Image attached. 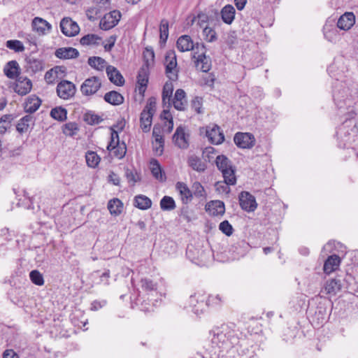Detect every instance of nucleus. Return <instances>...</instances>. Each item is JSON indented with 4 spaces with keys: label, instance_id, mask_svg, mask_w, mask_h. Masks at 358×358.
Here are the masks:
<instances>
[{
    "label": "nucleus",
    "instance_id": "obj_1",
    "mask_svg": "<svg viewBox=\"0 0 358 358\" xmlns=\"http://www.w3.org/2000/svg\"><path fill=\"white\" fill-rule=\"evenodd\" d=\"M242 333L235 324H222L213 330V337L210 345L206 349V354L210 358H220L224 356V352L231 355L244 342Z\"/></svg>",
    "mask_w": 358,
    "mask_h": 358
},
{
    "label": "nucleus",
    "instance_id": "obj_2",
    "mask_svg": "<svg viewBox=\"0 0 358 358\" xmlns=\"http://www.w3.org/2000/svg\"><path fill=\"white\" fill-rule=\"evenodd\" d=\"M217 169L222 172L227 185H234L236 182L235 170L232 168L231 161L223 155H217L215 159Z\"/></svg>",
    "mask_w": 358,
    "mask_h": 358
},
{
    "label": "nucleus",
    "instance_id": "obj_3",
    "mask_svg": "<svg viewBox=\"0 0 358 358\" xmlns=\"http://www.w3.org/2000/svg\"><path fill=\"white\" fill-rule=\"evenodd\" d=\"M186 255L192 262L202 266L209 259L210 252L203 249L200 246L189 245L187 248Z\"/></svg>",
    "mask_w": 358,
    "mask_h": 358
},
{
    "label": "nucleus",
    "instance_id": "obj_4",
    "mask_svg": "<svg viewBox=\"0 0 358 358\" xmlns=\"http://www.w3.org/2000/svg\"><path fill=\"white\" fill-rule=\"evenodd\" d=\"M165 73L171 81L178 79V69L176 52L174 50H169L165 55Z\"/></svg>",
    "mask_w": 358,
    "mask_h": 358
},
{
    "label": "nucleus",
    "instance_id": "obj_5",
    "mask_svg": "<svg viewBox=\"0 0 358 358\" xmlns=\"http://www.w3.org/2000/svg\"><path fill=\"white\" fill-rule=\"evenodd\" d=\"M160 122L154 125L152 134H164L170 133L173 128V121L171 113L168 110H164L161 113Z\"/></svg>",
    "mask_w": 358,
    "mask_h": 358
},
{
    "label": "nucleus",
    "instance_id": "obj_6",
    "mask_svg": "<svg viewBox=\"0 0 358 358\" xmlns=\"http://www.w3.org/2000/svg\"><path fill=\"white\" fill-rule=\"evenodd\" d=\"M206 296L204 293L196 292L189 296L187 302L188 304L185 308H189L194 314L199 315L206 310Z\"/></svg>",
    "mask_w": 358,
    "mask_h": 358
},
{
    "label": "nucleus",
    "instance_id": "obj_7",
    "mask_svg": "<svg viewBox=\"0 0 358 358\" xmlns=\"http://www.w3.org/2000/svg\"><path fill=\"white\" fill-rule=\"evenodd\" d=\"M121 16V13L118 10H113L106 13L100 20V29L104 31L113 29L118 24Z\"/></svg>",
    "mask_w": 358,
    "mask_h": 358
},
{
    "label": "nucleus",
    "instance_id": "obj_8",
    "mask_svg": "<svg viewBox=\"0 0 358 358\" xmlns=\"http://www.w3.org/2000/svg\"><path fill=\"white\" fill-rule=\"evenodd\" d=\"M120 136H110V141L107 146V149L114 157L122 159L127 152V146L124 141L120 142Z\"/></svg>",
    "mask_w": 358,
    "mask_h": 358
},
{
    "label": "nucleus",
    "instance_id": "obj_9",
    "mask_svg": "<svg viewBox=\"0 0 358 358\" xmlns=\"http://www.w3.org/2000/svg\"><path fill=\"white\" fill-rule=\"evenodd\" d=\"M56 92L59 98L69 99L75 95L76 87L72 82L63 80L57 84Z\"/></svg>",
    "mask_w": 358,
    "mask_h": 358
},
{
    "label": "nucleus",
    "instance_id": "obj_10",
    "mask_svg": "<svg viewBox=\"0 0 358 358\" xmlns=\"http://www.w3.org/2000/svg\"><path fill=\"white\" fill-rule=\"evenodd\" d=\"M101 82L99 77L92 76L87 78L80 86V91L84 96H91L101 88Z\"/></svg>",
    "mask_w": 358,
    "mask_h": 358
},
{
    "label": "nucleus",
    "instance_id": "obj_11",
    "mask_svg": "<svg viewBox=\"0 0 358 358\" xmlns=\"http://www.w3.org/2000/svg\"><path fill=\"white\" fill-rule=\"evenodd\" d=\"M60 29L62 34L68 37L75 36L80 31V27L77 22L68 17L62 18L60 21Z\"/></svg>",
    "mask_w": 358,
    "mask_h": 358
},
{
    "label": "nucleus",
    "instance_id": "obj_12",
    "mask_svg": "<svg viewBox=\"0 0 358 358\" xmlns=\"http://www.w3.org/2000/svg\"><path fill=\"white\" fill-rule=\"evenodd\" d=\"M240 206L247 212H253L257 207L256 199L248 192H241L238 196Z\"/></svg>",
    "mask_w": 358,
    "mask_h": 358
},
{
    "label": "nucleus",
    "instance_id": "obj_13",
    "mask_svg": "<svg viewBox=\"0 0 358 358\" xmlns=\"http://www.w3.org/2000/svg\"><path fill=\"white\" fill-rule=\"evenodd\" d=\"M327 319V308L320 303L315 308V312L311 315L310 320L313 326L319 328L323 325Z\"/></svg>",
    "mask_w": 358,
    "mask_h": 358
},
{
    "label": "nucleus",
    "instance_id": "obj_14",
    "mask_svg": "<svg viewBox=\"0 0 358 358\" xmlns=\"http://www.w3.org/2000/svg\"><path fill=\"white\" fill-rule=\"evenodd\" d=\"M32 83L30 79L24 76L16 78V83L13 87L14 91L21 96L27 94L31 90Z\"/></svg>",
    "mask_w": 358,
    "mask_h": 358
},
{
    "label": "nucleus",
    "instance_id": "obj_15",
    "mask_svg": "<svg viewBox=\"0 0 358 358\" xmlns=\"http://www.w3.org/2000/svg\"><path fill=\"white\" fill-rule=\"evenodd\" d=\"M199 43H194L192 38L189 35H182L180 36L176 42V46L179 51L187 52L194 48L199 49Z\"/></svg>",
    "mask_w": 358,
    "mask_h": 358
},
{
    "label": "nucleus",
    "instance_id": "obj_16",
    "mask_svg": "<svg viewBox=\"0 0 358 358\" xmlns=\"http://www.w3.org/2000/svg\"><path fill=\"white\" fill-rule=\"evenodd\" d=\"M341 281L338 278H332L326 281L320 294L324 293L330 296L336 295L341 289Z\"/></svg>",
    "mask_w": 358,
    "mask_h": 358
},
{
    "label": "nucleus",
    "instance_id": "obj_17",
    "mask_svg": "<svg viewBox=\"0 0 358 358\" xmlns=\"http://www.w3.org/2000/svg\"><path fill=\"white\" fill-rule=\"evenodd\" d=\"M187 165L194 171L198 173H203L207 169V164L203 161L202 159L192 154L187 157Z\"/></svg>",
    "mask_w": 358,
    "mask_h": 358
},
{
    "label": "nucleus",
    "instance_id": "obj_18",
    "mask_svg": "<svg viewBox=\"0 0 358 358\" xmlns=\"http://www.w3.org/2000/svg\"><path fill=\"white\" fill-rule=\"evenodd\" d=\"M109 80L117 86H123L125 80L120 71L115 66L108 65L106 69Z\"/></svg>",
    "mask_w": 358,
    "mask_h": 358
},
{
    "label": "nucleus",
    "instance_id": "obj_19",
    "mask_svg": "<svg viewBox=\"0 0 358 358\" xmlns=\"http://www.w3.org/2000/svg\"><path fill=\"white\" fill-rule=\"evenodd\" d=\"M141 287L148 295L162 296V292L158 289L157 283L149 278H143L141 280Z\"/></svg>",
    "mask_w": 358,
    "mask_h": 358
},
{
    "label": "nucleus",
    "instance_id": "obj_20",
    "mask_svg": "<svg viewBox=\"0 0 358 358\" xmlns=\"http://www.w3.org/2000/svg\"><path fill=\"white\" fill-rule=\"evenodd\" d=\"M355 23V16L352 12H346L342 15L337 22V27L341 30L350 29Z\"/></svg>",
    "mask_w": 358,
    "mask_h": 358
},
{
    "label": "nucleus",
    "instance_id": "obj_21",
    "mask_svg": "<svg viewBox=\"0 0 358 358\" xmlns=\"http://www.w3.org/2000/svg\"><path fill=\"white\" fill-rule=\"evenodd\" d=\"M55 55L61 59H69L78 57L80 53L74 48H59L55 50Z\"/></svg>",
    "mask_w": 358,
    "mask_h": 358
},
{
    "label": "nucleus",
    "instance_id": "obj_22",
    "mask_svg": "<svg viewBox=\"0 0 358 358\" xmlns=\"http://www.w3.org/2000/svg\"><path fill=\"white\" fill-rule=\"evenodd\" d=\"M173 105L178 110H185L187 106L186 93L182 89H178L173 99Z\"/></svg>",
    "mask_w": 358,
    "mask_h": 358
},
{
    "label": "nucleus",
    "instance_id": "obj_23",
    "mask_svg": "<svg viewBox=\"0 0 358 358\" xmlns=\"http://www.w3.org/2000/svg\"><path fill=\"white\" fill-rule=\"evenodd\" d=\"M4 74L10 79L17 78L20 74V68L15 60L9 61L3 68Z\"/></svg>",
    "mask_w": 358,
    "mask_h": 358
},
{
    "label": "nucleus",
    "instance_id": "obj_24",
    "mask_svg": "<svg viewBox=\"0 0 358 358\" xmlns=\"http://www.w3.org/2000/svg\"><path fill=\"white\" fill-rule=\"evenodd\" d=\"M36 50H33L30 55L25 57V62L27 64L28 69L31 70L32 73H36L38 71H43L44 69V61L42 59H35L31 57V54Z\"/></svg>",
    "mask_w": 358,
    "mask_h": 358
},
{
    "label": "nucleus",
    "instance_id": "obj_25",
    "mask_svg": "<svg viewBox=\"0 0 358 358\" xmlns=\"http://www.w3.org/2000/svg\"><path fill=\"white\" fill-rule=\"evenodd\" d=\"M341 263L340 257L336 255L329 256L324 262L323 270L327 274H330L333 271H336Z\"/></svg>",
    "mask_w": 358,
    "mask_h": 358
},
{
    "label": "nucleus",
    "instance_id": "obj_26",
    "mask_svg": "<svg viewBox=\"0 0 358 358\" xmlns=\"http://www.w3.org/2000/svg\"><path fill=\"white\" fill-rule=\"evenodd\" d=\"M234 143L241 148H250L255 143V136H234Z\"/></svg>",
    "mask_w": 358,
    "mask_h": 358
},
{
    "label": "nucleus",
    "instance_id": "obj_27",
    "mask_svg": "<svg viewBox=\"0 0 358 358\" xmlns=\"http://www.w3.org/2000/svg\"><path fill=\"white\" fill-rule=\"evenodd\" d=\"M235 14L236 10L231 4L224 6L220 11L222 20L227 24H231L234 22Z\"/></svg>",
    "mask_w": 358,
    "mask_h": 358
},
{
    "label": "nucleus",
    "instance_id": "obj_28",
    "mask_svg": "<svg viewBox=\"0 0 358 358\" xmlns=\"http://www.w3.org/2000/svg\"><path fill=\"white\" fill-rule=\"evenodd\" d=\"M93 3L95 4V6L89 8L87 10V15H89V13L98 15L102 10H106L110 6V0H93ZM88 18L92 20L91 16H88Z\"/></svg>",
    "mask_w": 358,
    "mask_h": 358
},
{
    "label": "nucleus",
    "instance_id": "obj_29",
    "mask_svg": "<svg viewBox=\"0 0 358 358\" xmlns=\"http://www.w3.org/2000/svg\"><path fill=\"white\" fill-rule=\"evenodd\" d=\"M41 104V100L36 95L29 96L25 102L24 111L31 115L36 112Z\"/></svg>",
    "mask_w": 358,
    "mask_h": 358
},
{
    "label": "nucleus",
    "instance_id": "obj_30",
    "mask_svg": "<svg viewBox=\"0 0 358 358\" xmlns=\"http://www.w3.org/2000/svg\"><path fill=\"white\" fill-rule=\"evenodd\" d=\"M134 206L140 210H148L152 206L151 199L145 195L138 194L134 198Z\"/></svg>",
    "mask_w": 358,
    "mask_h": 358
},
{
    "label": "nucleus",
    "instance_id": "obj_31",
    "mask_svg": "<svg viewBox=\"0 0 358 358\" xmlns=\"http://www.w3.org/2000/svg\"><path fill=\"white\" fill-rule=\"evenodd\" d=\"M176 187L180 192L183 203H187L192 199L193 194L185 183L178 182L176 185Z\"/></svg>",
    "mask_w": 358,
    "mask_h": 358
},
{
    "label": "nucleus",
    "instance_id": "obj_32",
    "mask_svg": "<svg viewBox=\"0 0 358 358\" xmlns=\"http://www.w3.org/2000/svg\"><path fill=\"white\" fill-rule=\"evenodd\" d=\"M34 119L31 115H27L22 117L16 124V130L20 133L27 132L29 127L34 125Z\"/></svg>",
    "mask_w": 358,
    "mask_h": 358
},
{
    "label": "nucleus",
    "instance_id": "obj_33",
    "mask_svg": "<svg viewBox=\"0 0 358 358\" xmlns=\"http://www.w3.org/2000/svg\"><path fill=\"white\" fill-rule=\"evenodd\" d=\"M103 99L106 102L113 106H118L124 102L123 96L117 91L113 90L105 94Z\"/></svg>",
    "mask_w": 358,
    "mask_h": 358
},
{
    "label": "nucleus",
    "instance_id": "obj_34",
    "mask_svg": "<svg viewBox=\"0 0 358 358\" xmlns=\"http://www.w3.org/2000/svg\"><path fill=\"white\" fill-rule=\"evenodd\" d=\"M33 29L37 32L44 34L45 31H50L52 29L51 24L43 18L36 17L32 21Z\"/></svg>",
    "mask_w": 358,
    "mask_h": 358
},
{
    "label": "nucleus",
    "instance_id": "obj_35",
    "mask_svg": "<svg viewBox=\"0 0 358 358\" xmlns=\"http://www.w3.org/2000/svg\"><path fill=\"white\" fill-rule=\"evenodd\" d=\"M153 115L150 112L142 111L141 113L140 123L141 128L144 133L150 131L152 125Z\"/></svg>",
    "mask_w": 358,
    "mask_h": 358
},
{
    "label": "nucleus",
    "instance_id": "obj_36",
    "mask_svg": "<svg viewBox=\"0 0 358 358\" xmlns=\"http://www.w3.org/2000/svg\"><path fill=\"white\" fill-rule=\"evenodd\" d=\"M208 210L214 216L222 215L225 212L224 203L219 200L213 201L208 204Z\"/></svg>",
    "mask_w": 358,
    "mask_h": 358
},
{
    "label": "nucleus",
    "instance_id": "obj_37",
    "mask_svg": "<svg viewBox=\"0 0 358 358\" xmlns=\"http://www.w3.org/2000/svg\"><path fill=\"white\" fill-rule=\"evenodd\" d=\"M108 209L111 215L117 216L122 212L123 203L119 199H113L108 203Z\"/></svg>",
    "mask_w": 358,
    "mask_h": 358
},
{
    "label": "nucleus",
    "instance_id": "obj_38",
    "mask_svg": "<svg viewBox=\"0 0 358 358\" xmlns=\"http://www.w3.org/2000/svg\"><path fill=\"white\" fill-rule=\"evenodd\" d=\"M15 117L12 114L3 115L0 118V134H3L6 132H10L12 127V121Z\"/></svg>",
    "mask_w": 358,
    "mask_h": 358
},
{
    "label": "nucleus",
    "instance_id": "obj_39",
    "mask_svg": "<svg viewBox=\"0 0 358 358\" xmlns=\"http://www.w3.org/2000/svg\"><path fill=\"white\" fill-rule=\"evenodd\" d=\"M173 92V85L171 80L166 82L163 87L162 94V102H163L164 105L168 103L169 106H170Z\"/></svg>",
    "mask_w": 358,
    "mask_h": 358
},
{
    "label": "nucleus",
    "instance_id": "obj_40",
    "mask_svg": "<svg viewBox=\"0 0 358 358\" xmlns=\"http://www.w3.org/2000/svg\"><path fill=\"white\" fill-rule=\"evenodd\" d=\"M124 176L126 177L129 185L134 187L136 182L141 181V176L134 169L126 168L124 171Z\"/></svg>",
    "mask_w": 358,
    "mask_h": 358
},
{
    "label": "nucleus",
    "instance_id": "obj_41",
    "mask_svg": "<svg viewBox=\"0 0 358 358\" xmlns=\"http://www.w3.org/2000/svg\"><path fill=\"white\" fill-rule=\"evenodd\" d=\"M125 120L124 118H121L117 120L116 124H114L112 126L106 127H98L95 130L97 131L100 129H106V132L109 133L110 134H118L119 133L122 132L123 129L125 127Z\"/></svg>",
    "mask_w": 358,
    "mask_h": 358
},
{
    "label": "nucleus",
    "instance_id": "obj_42",
    "mask_svg": "<svg viewBox=\"0 0 358 358\" xmlns=\"http://www.w3.org/2000/svg\"><path fill=\"white\" fill-rule=\"evenodd\" d=\"M235 352L238 353V357L239 358H256L257 356L253 347H251L250 348H243V344H241L240 346L236 349ZM231 356H233L234 358H236L234 354L231 355Z\"/></svg>",
    "mask_w": 358,
    "mask_h": 358
},
{
    "label": "nucleus",
    "instance_id": "obj_43",
    "mask_svg": "<svg viewBox=\"0 0 358 358\" xmlns=\"http://www.w3.org/2000/svg\"><path fill=\"white\" fill-rule=\"evenodd\" d=\"M196 66H198L199 64H201L200 70L203 72H208L211 68V60L206 55V51H203L199 55L195 62Z\"/></svg>",
    "mask_w": 358,
    "mask_h": 358
},
{
    "label": "nucleus",
    "instance_id": "obj_44",
    "mask_svg": "<svg viewBox=\"0 0 358 358\" xmlns=\"http://www.w3.org/2000/svg\"><path fill=\"white\" fill-rule=\"evenodd\" d=\"M150 169L152 176L157 180H163L164 173L162 170L161 166L159 162L155 159H151L150 162Z\"/></svg>",
    "mask_w": 358,
    "mask_h": 358
},
{
    "label": "nucleus",
    "instance_id": "obj_45",
    "mask_svg": "<svg viewBox=\"0 0 358 358\" xmlns=\"http://www.w3.org/2000/svg\"><path fill=\"white\" fill-rule=\"evenodd\" d=\"M164 136H155V138L152 141V150L155 155L161 156L164 152Z\"/></svg>",
    "mask_w": 358,
    "mask_h": 358
},
{
    "label": "nucleus",
    "instance_id": "obj_46",
    "mask_svg": "<svg viewBox=\"0 0 358 358\" xmlns=\"http://www.w3.org/2000/svg\"><path fill=\"white\" fill-rule=\"evenodd\" d=\"M87 63L92 68L98 71H103L106 62L104 59L100 57L94 56L88 58Z\"/></svg>",
    "mask_w": 358,
    "mask_h": 358
},
{
    "label": "nucleus",
    "instance_id": "obj_47",
    "mask_svg": "<svg viewBox=\"0 0 358 358\" xmlns=\"http://www.w3.org/2000/svg\"><path fill=\"white\" fill-rule=\"evenodd\" d=\"M50 116L58 121L63 122L67 117V110L62 107H55L50 111Z\"/></svg>",
    "mask_w": 358,
    "mask_h": 358
},
{
    "label": "nucleus",
    "instance_id": "obj_48",
    "mask_svg": "<svg viewBox=\"0 0 358 358\" xmlns=\"http://www.w3.org/2000/svg\"><path fill=\"white\" fill-rule=\"evenodd\" d=\"M85 159L89 167L96 168L99 165L101 158L95 152L88 151L85 154Z\"/></svg>",
    "mask_w": 358,
    "mask_h": 358
},
{
    "label": "nucleus",
    "instance_id": "obj_49",
    "mask_svg": "<svg viewBox=\"0 0 358 358\" xmlns=\"http://www.w3.org/2000/svg\"><path fill=\"white\" fill-rule=\"evenodd\" d=\"M100 40H101V38L98 35L94 34H88L80 38V43L82 45H98L99 42L97 41Z\"/></svg>",
    "mask_w": 358,
    "mask_h": 358
},
{
    "label": "nucleus",
    "instance_id": "obj_50",
    "mask_svg": "<svg viewBox=\"0 0 358 358\" xmlns=\"http://www.w3.org/2000/svg\"><path fill=\"white\" fill-rule=\"evenodd\" d=\"M159 31H160V40L159 43L162 45V44H165L168 37H169V22L163 19L160 22L159 26Z\"/></svg>",
    "mask_w": 358,
    "mask_h": 358
},
{
    "label": "nucleus",
    "instance_id": "obj_51",
    "mask_svg": "<svg viewBox=\"0 0 358 358\" xmlns=\"http://www.w3.org/2000/svg\"><path fill=\"white\" fill-rule=\"evenodd\" d=\"M149 78L148 68L141 67L137 75L138 85H148Z\"/></svg>",
    "mask_w": 358,
    "mask_h": 358
},
{
    "label": "nucleus",
    "instance_id": "obj_52",
    "mask_svg": "<svg viewBox=\"0 0 358 358\" xmlns=\"http://www.w3.org/2000/svg\"><path fill=\"white\" fill-rule=\"evenodd\" d=\"M176 207L174 199L169 196H164L160 201V208L163 210H172Z\"/></svg>",
    "mask_w": 358,
    "mask_h": 358
},
{
    "label": "nucleus",
    "instance_id": "obj_53",
    "mask_svg": "<svg viewBox=\"0 0 358 358\" xmlns=\"http://www.w3.org/2000/svg\"><path fill=\"white\" fill-rule=\"evenodd\" d=\"M83 120L85 122H86L88 124H96L101 122L103 119L99 115L94 113L93 111H87L83 115Z\"/></svg>",
    "mask_w": 358,
    "mask_h": 358
},
{
    "label": "nucleus",
    "instance_id": "obj_54",
    "mask_svg": "<svg viewBox=\"0 0 358 358\" xmlns=\"http://www.w3.org/2000/svg\"><path fill=\"white\" fill-rule=\"evenodd\" d=\"M199 130L200 134H213L217 132L218 134H223V131L221 130L220 127L215 123H210L206 127H201Z\"/></svg>",
    "mask_w": 358,
    "mask_h": 358
},
{
    "label": "nucleus",
    "instance_id": "obj_55",
    "mask_svg": "<svg viewBox=\"0 0 358 358\" xmlns=\"http://www.w3.org/2000/svg\"><path fill=\"white\" fill-rule=\"evenodd\" d=\"M203 98L201 96H194L190 102V108L197 114H202Z\"/></svg>",
    "mask_w": 358,
    "mask_h": 358
},
{
    "label": "nucleus",
    "instance_id": "obj_56",
    "mask_svg": "<svg viewBox=\"0 0 358 358\" xmlns=\"http://www.w3.org/2000/svg\"><path fill=\"white\" fill-rule=\"evenodd\" d=\"M6 46L16 52H22L24 50L22 42L19 40H8L6 43Z\"/></svg>",
    "mask_w": 358,
    "mask_h": 358
},
{
    "label": "nucleus",
    "instance_id": "obj_57",
    "mask_svg": "<svg viewBox=\"0 0 358 358\" xmlns=\"http://www.w3.org/2000/svg\"><path fill=\"white\" fill-rule=\"evenodd\" d=\"M189 136H173L174 143L181 149H186L189 146Z\"/></svg>",
    "mask_w": 358,
    "mask_h": 358
},
{
    "label": "nucleus",
    "instance_id": "obj_58",
    "mask_svg": "<svg viewBox=\"0 0 358 358\" xmlns=\"http://www.w3.org/2000/svg\"><path fill=\"white\" fill-rule=\"evenodd\" d=\"M31 281L36 285L41 286L44 284L43 275L37 270H33L29 273Z\"/></svg>",
    "mask_w": 358,
    "mask_h": 358
},
{
    "label": "nucleus",
    "instance_id": "obj_59",
    "mask_svg": "<svg viewBox=\"0 0 358 358\" xmlns=\"http://www.w3.org/2000/svg\"><path fill=\"white\" fill-rule=\"evenodd\" d=\"M203 34L206 40L209 43L214 42L217 39L216 31L211 27H206L203 30Z\"/></svg>",
    "mask_w": 358,
    "mask_h": 358
},
{
    "label": "nucleus",
    "instance_id": "obj_60",
    "mask_svg": "<svg viewBox=\"0 0 358 358\" xmlns=\"http://www.w3.org/2000/svg\"><path fill=\"white\" fill-rule=\"evenodd\" d=\"M143 58L145 59V64L146 65V67L148 68L149 66V61H151L152 62L155 60V52L152 47H146L145 48V50L143 53Z\"/></svg>",
    "mask_w": 358,
    "mask_h": 358
},
{
    "label": "nucleus",
    "instance_id": "obj_61",
    "mask_svg": "<svg viewBox=\"0 0 358 358\" xmlns=\"http://www.w3.org/2000/svg\"><path fill=\"white\" fill-rule=\"evenodd\" d=\"M222 297L219 295H210L208 298L206 297L205 303L206 307L208 306H217L222 303Z\"/></svg>",
    "mask_w": 358,
    "mask_h": 358
},
{
    "label": "nucleus",
    "instance_id": "obj_62",
    "mask_svg": "<svg viewBox=\"0 0 358 358\" xmlns=\"http://www.w3.org/2000/svg\"><path fill=\"white\" fill-rule=\"evenodd\" d=\"M219 229L227 236H230L233 233V227L227 220L222 222L219 225Z\"/></svg>",
    "mask_w": 358,
    "mask_h": 358
},
{
    "label": "nucleus",
    "instance_id": "obj_63",
    "mask_svg": "<svg viewBox=\"0 0 358 358\" xmlns=\"http://www.w3.org/2000/svg\"><path fill=\"white\" fill-rule=\"evenodd\" d=\"M194 195L196 197H202L205 195V189L199 182H195L192 185Z\"/></svg>",
    "mask_w": 358,
    "mask_h": 358
},
{
    "label": "nucleus",
    "instance_id": "obj_64",
    "mask_svg": "<svg viewBox=\"0 0 358 358\" xmlns=\"http://www.w3.org/2000/svg\"><path fill=\"white\" fill-rule=\"evenodd\" d=\"M156 110V99L151 96L148 99V102L142 111L150 112L154 115Z\"/></svg>",
    "mask_w": 358,
    "mask_h": 358
}]
</instances>
